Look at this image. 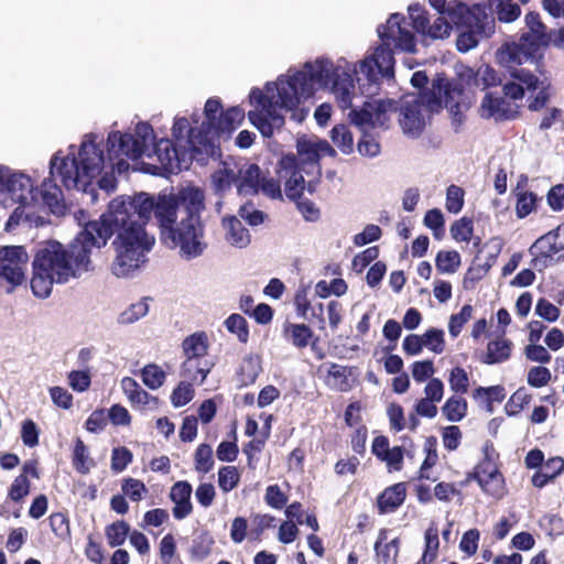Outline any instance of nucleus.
<instances>
[{"mask_svg": "<svg viewBox=\"0 0 564 564\" xmlns=\"http://www.w3.org/2000/svg\"><path fill=\"white\" fill-rule=\"evenodd\" d=\"M402 23H405L403 17L391 14L387 23L378 28L382 43L356 64L343 57L336 63L319 57L305 63L300 70L290 69L275 82L268 83L264 90L252 89L250 102L253 109L248 112L250 122L263 137L269 138L274 129L284 124L285 112H291L294 121L302 122L308 110L297 109L300 104L316 90L329 87L341 109L351 108L348 117L355 126L361 130L383 127L389 113L397 110L394 100H366L359 110L354 106V100L357 91L372 97L378 94L383 80L393 79L392 44L402 51L414 52V35Z\"/></svg>", "mask_w": 564, "mask_h": 564, "instance_id": "1", "label": "nucleus"}, {"mask_svg": "<svg viewBox=\"0 0 564 564\" xmlns=\"http://www.w3.org/2000/svg\"><path fill=\"white\" fill-rule=\"evenodd\" d=\"M122 219L120 213L112 210L111 200L108 210L99 219L86 223L68 247L58 241H47L41 246L33 260V294L45 299L54 283H66L88 271L93 249L105 247L111 237L116 252L112 273L118 278L131 275V269L137 265L140 234L131 230L134 235H128Z\"/></svg>", "mask_w": 564, "mask_h": 564, "instance_id": "2", "label": "nucleus"}, {"mask_svg": "<svg viewBox=\"0 0 564 564\" xmlns=\"http://www.w3.org/2000/svg\"><path fill=\"white\" fill-rule=\"evenodd\" d=\"M204 199L203 191L193 186L182 188L174 196L160 195L154 198L142 192L112 199V210L123 217L128 235H133L131 230L140 234L137 265L131 269V274L141 267L145 253L154 245V237L144 227L152 213L165 243L171 248H178L181 256L187 260L203 254L206 248L200 223Z\"/></svg>", "mask_w": 564, "mask_h": 564, "instance_id": "3", "label": "nucleus"}, {"mask_svg": "<svg viewBox=\"0 0 564 564\" xmlns=\"http://www.w3.org/2000/svg\"><path fill=\"white\" fill-rule=\"evenodd\" d=\"M102 139L98 134L87 133L78 148L70 145L68 153L62 151L55 153L50 161V174L52 177H58L61 183L67 189H78L90 195V200L95 199V189L89 187L93 182L104 173L98 180V185L107 193L116 187L113 172L123 173L128 171L129 163L124 154L110 155L105 158L100 148ZM109 148V143L107 142Z\"/></svg>", "mask_w": 564, "mask_h": 564, "instance_id": "4", "label": "nucleus"}, {"mask_svg": "<svg viewBox=\"0 0 564 564\" xmlns=\"http://www.w3.org/2000/svg\"><path fill=\"white\" fill-rule=\"evenodd\" d=\"M153 140V129L147 122L138 123L134 134L112 131L108 134L110 155L124 154L130 160L155 158L159 169L166 173H178L182 170L183 154L169 139H161L156 143Z\"/></svg>", "mask_w": 564, "mask_h": 564, "instance_id": "5", "label": "nucleus"}, {"mask_svg": "<svg viewBox=\"0 0 564 564\" xmlns=\"http://www.w3.org/2000/svg\"><path fill=\"white\" fill-rule=\"evenodd\" d=\"M446 12L454 25L460 30L456 42L459 52L470 51L480 39L488 37L494 32V21L481 4L469 8L465 3H453Z\"/></svg>", "mask_w": 564, "mask_h": 564, "instance_id": "6", "label": "nucleus"}, {"mask_svg": "<svg viewBox=\"0 0 564 564\" xmlns=\"http://www.w3.org/2000/svg\"><path fill=\"white\" fill-rule=\"evenodd\" d=\"M528 31L524 32L519 43L507 44L498 53V59L503 65L531 64L538 67L536 53L541 47L551 43L552 35L541 22L538 13L530 12L525 15Z\"/></svg>", "mask_w": 564, "mask_h": 564, "instance_id": "7", "label": "nucleus"}, {"mask_svg": "<svg viewBox=\"0 0 564 564\" xmlns=\"http://www.w3.org/2000/svg\"><path fill=\"white\" fill-rule=\"evenodd\" d=\"M508 68L510 79L503 84L502 91L513 100H522L525 91L539 90L536 96L529 102L528 108L532 111L542 109L550 99V85L540 80L533 72L523 65H505Z\"/></svg>", "mask_w": 564, "mask_h": 564, "instance_id": "8", "label": "nucleus"}, {"mask_svg": "<svg viewBox=\"0 0 564 564\" xmlns=\"http://www.w3.org/2000/svg\"><path fill=\"white\" fill-rule=\"evenodd\" d=\"M35 187L31 177L0 165V196L8 204L32 205L35 202Z\"/></svg>", "mask_w": 564, "mask_h": 564, "instance_id": "9", "label": "nucleus"}, {"mask_svg": "<svg viewBox=\"0 0 564 564\" xmlns=\"http://www.w3.org/2000/svg\"><path fill=\"white\" fill-rule=\"evenodd\" d=\"M297 161L307 176L318 180L321 176L319 160L323 156H334L335 150L326 140L315 135H303L296 142Z\"/></svg>", "mask_w": 564, "mask_h": 564, "instance_id": "10", "label": "nucleus"}, {"mask_svg": "<svg viewBox=\"0 0 564 564\" xmlns=\"http://www.w3.org/2000/svg\"><path fill=\"white\" fill-rule=\"evenodd\" d=\"M462 89L458 84L451 83L445 77H437L433 80L431 88L423 91V101L432 112L441 108H447L452 113L459 111Z\"/></svg>", "mask_w": 564, "mask_h": 564, "instance_id": "11", "label": "nucleus"}, {"mask_svg": "<svg viewBox=\"0 0 564 564\" xmlns=\"http://www.w3.org/2000/svg\"><path fill=\"white\" fill-rule=\"evenodd\" d=\"M29 254L23 246L0 247V280L11 288L21 285L25 280Z\"/></svg>", "mask_w": 564, "mask_h": 564, "instance_id": "12", "label": "nucleus"}, {"mask_svg": "<svg viewBox=\"0 0 564 564\" xmlns=\"http://www.w3.org/2000/svg\"><path fill=\"white\" fill-rule=\"evenodd\" d=\"M278 173L280 178L285 180V193L291 198L300 197L306 185L308 192H313L314 184L317 181L312 177L307 183L305 182V172L294 154H286L281 158Z\"/></svg>", "mask_w": 564, "mask_h": 564, "instance_id": "13", "label": "nucleus"}, {"mask_svg": "<svg viewBox=\"0 0 564 564\" xmlns=\"http://www.w3.org/2000/svg\"><path fill=\"white\" fill-rule=\"evenodd\" d=\"M432 112L423 101V91L419 97L405 99L401 106L400 124L404 134L417 138L425 126V112Z\"/></svg>", "mask_w": 564, "mask_h": 564, "instance_id": "14", "label": "nucleus"}, {"mask_svg": "<svg viewBox=\"0 0 564 564\" xmlns=\"http://www.w3.org/2000/svg\"><path fill=\"white\" fill-rule=\"evenodd\" d=\"M518 100L489 91L487 93L480 104L479 115L484 119H494L496 121L510 120L517 117L520 106Z\"/></svg>", "mask_w": 564, "mask_h": 564, "instance_id": "15", "label": "nucleus"}, {"mask_svg": "<svg viewBox=\"0 0 564 564\" xmlns=\"http://www.w3.org/2000/svg\"><path fill=\"white\" fill-rule=\"evenodd\" d=\"M409 15L412 20L413 28L434 40L448 37L453 29V21L446 14H441L432 25H430L425 11L420 4H411L409 7Z\"/></svg>", "mask_w": 564, "mask_h": 564, "instance_id": "16", "label": "nucleus"}, {"mask_svg": "<svg viewBox=\"0 0 564 564\" xmlns=\"http://www.w3.org/2000/svg\"><path fill=\"white\" fill-rule=\"evenodd\" d=\"M172 131L176 140L186 139L187 144L194 151L214 154L215 147L212 138L202 131V127L199 129L191 127L186 118L175 119Z\"/></svg>", "mask_w": 564, "mask_h": 564, "instance_id": "17", "label": "nucleus"}, {"mask_svg": "<svg viewBox=\"0 0 564 564\" xmlns=\"http://www.w3.org/2000/svg\"><path fill=\"white\" fill-rule=\"evenodd\" d=\"M236 186L239 195H256L260 189L262 176L260 167L254 163L235 162Z\"/></svg>", "mask_w": 564, "mask_h": 564, "instance_id": "18", "label": "nucleus"}, {"mask_svg": "<svg viewBox=\"0 0 564 564\" xmlns=\"http://www.w3.org/2000/svg\"><path fill=\"white\" fill-rule=\"evenodd\" d=\"M474 478L488 495L500 498L503 495V478L491 462H484L476 467Z\"/></svg>", "mask_w": 564, "mask_h": 564, "instance_id": "19", "label": "nucleus"}, {"mask_svg": "<svg viewBox=\"0 0 564 564\" xmlns=\"http://www.w3.org/2000/svg\"><path fill=\"white\" fill-rule=\"evenodd\" d=\"M192 486L187 481L175 482L170 492L171 500L174 502L173 516L182 520L191 514L193 506L191 502Z\"/></svg>", "mask_w": 564, "mask_h": 564, "instance_id": "20", "label": "nucleus"}, {"mask_svg": "<svg viewBox=\"0 0 564 564\" xmlns=\"http://www.w3.org/2000/svg\"><path fill=\"white\" fill-rule=\"evenodd\" d=\"M405 498V484L398 482L386 488L377 498L378 512L380 514L394 512L400 506L403 505Z\"/></svg>", "mask_w": 564, "mask_h": 564, "instance_id": "21", "label": "nucleus"}, {"mask_svg": "<svg viewBox=\"0 0 564 564\" xmlns=\"http://www.w3.org/2000/svg\"><path fill=\"white\" fill-rule=\"evenodd\" d=\"M223 228L225 231V239L230 246L243 249L250 245L251 235L249 230L243 227L241 220L236 216L225 217L223 219Z\"/></svg>", "mask_w": 564, "mask_h": 564, "instance_id": "22", "label": "nucleus"}, {"mask_svg": "<svg viewBox=\"0 0 564 564\" xmlns=\"http://www.w3.org/2000/svg\"><path fill=\"white\" fill-rule=\"evenodd\" d=\"M41 196L44 205L55 216H63L66 213L67 206L65 204L64 195L53 180H44L41 186Z\"/></svg>", "mask_w": 564, "mask_h": 564, "instance_id": "23", "label": "nucleus"}, {"mask_svg": "<svg viewBox=\"0 0 564 564\" xmlns=\"http://www.w3.org/2000/svg\"><path fill=\"white\" fill-rule=\"evenodd\" d=\"M235 161H224L221 166L212 174V187L214 192L223 196L232 184H236Z\"/></svg>", "mask_w": 564, "mask_h": 564, "instance_id": "24", "label": "nucleus"}, {"mask_svg": "<svg viewBox=\"0 0 564 564\" xmlns=\"http://www.w3.org/2000/svg\"><path fill=\"white\" fill-rule=\"evenodd\" d=\"M212 367L213 364L207 359L186 358L182 366V377L195 383H203Z\"/></svg>", "mask_w": 564, "mask_h": 564, "instance_id": "25", "label": "nucleus"}, {"mask_svg": "<svg viewBox=\"0 0 564 564\" xmlns=\"http://www.w3.org/2000/svg\"><path fill=\"white\" fill-rule=\"evenodd\" d=\"M387 539L388 531L386 529L380 530L377 542L375 543V552L383 564H397L400 544L399 539L395 538L390 542H387Z\"/></svg>", "mask_w": 564, "mask_h": 564, "instance_id": "26", "label": "nucleus"}, {"mask_svg": "<svg viewBox=\"0 0 564 564\" xmlns=\"http://www.w3.org/2000/svg\"><path fill=\"white\" fill-rule=\"evenodd\" d=\"M463 78L466 79L468 85H474L481 89L500 83L496 70L488 65H481L476 72L473 68H467L463 74Z\"/></svg>", "mask_w": 564, "mask_h": 564, "instance_id": "27", "label": "nucleus"}, {"mask_svg": "<svg viewBox=\"0 0 564 564\" xmlns=\"http://www.w3.org/2000/svg\"><path fill=\"white\" fill-rule=\"evenodd\" d=\"M557 238L558 232L553 230L540 237L530 247L529 251L533 257H536V262L545 261V256L553 258L562 249V247L557 246Z\"/></svg>", "mask_w": 564, "mask_h": 564, "instance_id": "28", "label": "nucleus"}, {"mask_svg": "<svg viewBox=\"0 0 564 564\" xmlns=\"http://www.w3.org/2000/svg\"><path fill=\"white\" fill-rule=\"evenodd\" d=\"M245 118V111L239 107H231L219 115L216 127L213 130L212 139L220 133L230 132L236 129Z\"/></svg>", "mask_w": 564, "mask_h": 564, "instance_id": "29", "label": "nucleus"}, {"mask_svg": "<svg viewBox=\"0 0 564 564\" xmlns=\"http://www.w3.org/2000/svg\"><path fill=\"white\" fill-rule=\"evenodd\" d=\"M511 347L512 343L505 338L489 341L487 345V354L482 362L494 365L508 360L511 355Z\"/></svg>", "mask_w": 564, "mask_h": 564, "instance_id": "30", "label": "nucleus"}, {"mask_svg": "<svg viewBox=\"0 0 564 564\" xmlns=\"http://www.w3.org/2000/svg\"><path fill=\"white\" fill-rule=\"evenodd\" d=\"M284 336L296 348L308 346L313 332L305 324H286L283 329Z\"/></svg>", "mask_w": 564, "mask_h": 564, "instance_id": "31", "label": "nucleus"}, {"mask_svg": "<svg viewBox=\"0 0 564 564\" xmlns=\"http://www.w3.org/2000/svg\"><path fill=\"white\" fill-rule=\"evenodd\" d=\"M208 349V338L205 333H195L183 341L186 358H204Z\"/></svg>", "mask_w": 564, "mask_h": 564, "instance_id": "32", "label": "nucleus"}, {"mask_svg": "<svg viewBox=\"0 0 564 564\" xmlns=\"http://www.w3.org/2000/svg\"><path fill=\"white\" fill-rule=\"evenodd\" d=\"M442 413L449 422H459L467 414V402L459 395H453L442 406Z\"/></svg>", "mask_w": 564, "mask_h": 564, "instance_id": "33", "label": "nucleus"}, {"mask_svg": "<svg viewBox=\"0 0 564 564\" xmlns=\"http://www.w3.org/2000/svg\"><path fill=\"white\" fill-rule=\"evenodd\" d=\"M73 466L80 474H88L95 466V462L89 456L88 447L80 438L76 440L73 453Z\"/></svg>", "mask_w": 564, "mask_h": 564, "instance_id": "34", "label": "nucleus"}, {"mask_svg": "<svg viewBox=\"0 0 564 564\" xmlns=\"http://www.w3.org/2000/svg\"><path fill=\"white\" fill-rule=\"evenodd\" d=\"M221 112V104L218 99L210 98L206 101L204 108L205 120L202 122V131L210 138Z\"/></svg>", "mask_w": 564, "mask_h": 564, "instance_id": "35", "label": "nucleus"}, {"mask_svg": "<svg viewBox=\"0 0 564 564\" xmlns=\"http://www.w3.org/2000/svg\"><path fill=\"white\" fill-rule=\"evenodd\" d=\"M226 329L236 335L240 343H247L249 339L248 323L240 314H231L225 321Z\"/></svg>", "mask_w": 564, "mask_h": 564, "instance_id": "36", "label": "nucleus"}, {"mask_svg": "<svg viewBox=\"0 0 564 564\" xmlns=\"http://www.w3.org/2000/svg\"><path fill=\"white\" fill-rule=\"evenodd\" d=\"M330 138L334 144L345 154H349L354 149L352 135L344 124L336 126L330 131Z\"/></svg>", "mask_w": 564, "mask_h": 564, "instance_id": "37", "label": "nucleus"}, {"mask_svg": "<svg viewBox=\"0 0 564 564\" xmlns=\"http://www.w3.org/2000/svg\"><path fill=\"white\" fill-rule=\"evenodd\" d=\"M32 205H20L15 207L11 216L9 217L6 229L12 230L20 224L26 223L29 225L35 224L37 225L39 217L34 218L32 216L31 209Z\"/></svg>", "mask_w": 564, "mask_h": 564, "instance_id": "38", "label": "nucleus"}, {"mask_svg": "<svg viewBox=\"0 0 564 564\" xmlns=\"http://www.w3.org/2000/svg\"><path fill=\"white\" fill-rule=\"evenodd\" d=\"M130 527L124 521H116L106 528V538L110 546H119L124 543Z\"/></svg>", "mask_w": 564, "mask_h": 564, "instance_id": "39", "label": "nucleus"}, {"mask_svg": "<svg viewBox=\"0 0 564 564\" xmlns=\"http://www.w3.org/2000/svg\"><path fill=\"white\" fill-rule=\"evenodd\" d=\"M436 268L442 273H454L460 264L457 251H440L435 259Z\"/></svg>", "mask_w": 564, "mask_h": 564, "instance_id": "40", "label": "nucleus"}, {"mask_svg": "<svg viewBox=\"0 0 564 564\" xmlns=\"http://www.w3.org/2000/svg\"><path fill=\"white\" fill-rule=\"evenodd\" d=\"M149 312V305L145 300H141L137 303L131 304L127 310H124L118 318L120 324H132L140 318L144 317Z\"/></svg>", "mask_w": 564, "mask_h": 564, "instance_id": "41", "label": "nucleus"}, {"mask_svg": "<svg viewBox=\"0 0 564 564\" xmlns=\"http://www.w3.org/2000/svg\"><path fill=\"white\" fill-rule=\"evenodd\" d=\"M261 371L260 361L258 358H245L240 367V382L243 386L253 383Z\"/></svg>", "mask_w": 564, "mask_h": 564, "instance_id": "42", "label": "nucleus"}, {"mask_svg": "<svg viewBox=\"0 0 564 564\" xmlns=\"http://www.w3.org/2000/svg\"><path fill=\"white\" fill-rule=\"evenodd\" d=\"M141 377H142V381L143 383L152 389V390H155V389H159L164 380H165V372L156 365H147L142 370H141Z\"/></svg>", "mask_w": 564, "mask_h": 564, "instance_id": "43", "label": "nucleus"}, {"mask_svg": "<svg viewBox=\"0 0 564 564\" xmlns=\"http://www.w3.org/2000/svg\"><path fill=\"white\" fill-rule=\"evenodd\" d=\"M195 469L206 474L214 466L213 449L208 444H200L195 451Z\"/></svg>", "mask_w": 564, "mask_h": 564, "instance_id": "44", "label": "nucleus"}, {"mask_svg": "<svg viewBox=\"0 0 564 564\" xmlns=\"http://www.w3.org/2000/svg\"><path fill=\"white\" fill-rule=\"evenodd\" d=\"M425 549L421 558L423 562H433L437 557L440 540L438 530L435 527H430L424 534Z\"/></svg>", "mask_w": 564, "mask_h": 564, "instance_id": "45", "label": "nucleus"}, {"mask_svg": "<svg viewBox=\"0 0 564 564\" xmlns=\"http://www.w3.org/2000/svg\"><path fill=\"white\" fill-rule=\"evenodd\" d=\"M240 475L235 466H224L218 470V485L224 492L231 491L239 482Z\"/></svg>", "mask_w": 564, "mask_h": 564, "instance_id": "46", "label": "nucleus"}, {"mask_svg": "<svg viewBox=\"0 0 564 564\" xmlns=\"http://www.w3.org/2000/svg\"><path fill=\"white\" fill-rule=\"evenodd\" d=\"M121 490L123 495L132 501H140L148 494L145 485L141 480L134 478L124 479L121 485Z\"/></svg>", "mask_w": 564, "mask_h": 564, "instance_id": "47", "label": "nucleus"}, {"mask_svg": "<svg viewBox=\"0 0 564 564\" xmlns=\"http://www.w3.org/2000/svg\"><path fill=\"white\" fill-rule=\"evenodd\" d=\"M424 347L435 354H442L445 348L444 332L437 328L427 329L423 335Z\"/></svg>", "mask_w": 564, "mask_h": 564, "instance_id": "48", "label": "nucleus"}, {"mask_svg": "<svg viewBox=\"0 0 564 564\" xmlns=\"http://www.w3.org/2000/svg\"><path fill=\"white\" fill-rule=\"evenodd\" d=\"M448 383L451 390L454 391L455 393H466L469 386V378L467 372L460 367H455L451 371Z\"/></svg>", "mask_w": 564, "mask_h": 564, "instance_id": "49", "label": "nucleus"}, {"mask_svg": "<svg viewBox=\"0 0 564 564\" xmlns=\"http://www.w3.org/2000/svg\"><path fill=\"white\" fill-rule=\"evenodd\" d=\"M464 205V189L457 185H451L446 191V209L452 214H458Z\"/></svg>", "mask_w": 564, "mask_h": 564, "instance_id": "50", "label": "nucleus"}, {"mask_svg": "<svg viewBox=\"0 0 564 564\" xmlns=\"http://www.w3.org/2000/svg\"><path fill=\"white\" fill-rule=\"evenodd\" d=\"M473 307L470 305H464L458 314L451 316L448 323V330L453 337H457L462 332L464 324L471 318Z\"/></svg>", "mask_w": 564, "mask_h": 564, "instance_id": "51", "label": "nucleus"}, {"mask_svg": "<svg viewBox=\"0 0 564 564\" xmlns=\"http://www.w3.org/2000/svg\"><path fill=\"white\" fill-rule=\"evenodd\" d=\"M424 225L433 230L434 237L440 239L444 234V216L443 213L437 209L433 208L430 209L423 220Z\"/></svg>", "mask_w": 564, "mask_h": 564, "instance_id": "52", "label": "nucleus"}, {"mask_svg": "<svg viewBox=\"0 0 564 564\" xmlns=\"http://www.w3.org/2000/svg\"><path fill=\"white\" fill-rule=\"evenodd\" d=\"M328 383L338 390H346L347 382V368L337 364H332L328 371Z\"/></svg>", "mask_w": 564, "mask_h": 564, "instance_id": "53", "label": "nucleus"}, {"mask_svg": "<svg viewBox=\"0 0 564 564\" xmlns=\"http://www.w3.org/2000/svg\"><path fill=\"white\" fill-rule=\"evenodd\" d=\"M132 453L127 447H118L111 454V469L115 473L123 471L132 462Z\"/></svg>", "mask_w": 564, "mask_h": 564, "instance_id": "54", "label": "nucleus"}, {"mask_svg": "<svg viewBox=\"0 0 564 564\" xmlns=\"http://www.w3.org/2000/svg\"><path fill=\"white\" fill-rule=\"evenodd\" d=\"M451 234L457 241L468 242L473 235V223L467 218L455 221L451 227Z\"/></svg>", "mask_w": 564, "mask_h": 564, "instance_id": "55", "label": "nucleus"}, {"mask_svg": "<svg viewBox=\"0 0 564 564\" xmlns=\"http://www.w3.org/2000/svg\"><path fill=\"white\" fill-rule=\"evenodd\" d=\"M194 397V390L189 382H181L172 392L171 401L175 408L187 404Z\"/></svg>", "mask_w": 564, "mask_h": 564, "instance_id": "56", "label": "nucleus"}, {"mask_svg": "<svg viewBox=\"0 0 564 564\" xmlns=\"http://www.w3.org/2000/svg\"><path fill=\"white\" fill-rule=\"evenodd\" d=\"M48 521L51 530L57 538L65 539L69 535V523L66 514L62 512L52 513Z\"/></svg>", "mask_w": 564, "mask_h": 564, "instance_id": "57", "label": "nucleus"}, {"mask_svg": "<svg viewBox=\"0 0 564 564\" xmlns=\"http://www.w3.org/2000/svg\"><path fill=\"white\" fill-rule=\"evenodd\" d=\"M39 427L32 420H25L21 427V438L25 446L34 447L39 444Z\"/></svg>", "mask_w": 564, "mask_h": 564, "instance_id": "58", "label": "nucleus"}, {"mask_svg": "<svg viewBox=\"0 0 564 564\" xmlns=\"http://www.w3.org/2000/svg\"><path fill=\"white\" fill-rule=\"evenodd\" d=\"M551 380V371L545 367H533L528 372V383L534 388H541Z\"/></svg>", "mask_w": 564, "mask_h": 564, "instance_id": "59", "label": "nucleus"}, {"mask_svg": "<svg viewBox=\"0 0 564 564\" xmlns=\"http://www.w3.org/2000/svg\"><path fill=\"white\" fill-rule=\"evenodd\" d=\"M524 355L527 359L539 364H547L552 358L547 349L542 345H536V343L528 345L524 348Z\"/></svg>", "mask_w": 564, "mask_h": 564, "instance_id": "60", "label": "nucleus"}, {"mask_svg": "<svg viewBox=\"0 0 564 564\" xmlns=\"http://www.w3.org/2000/svg\"><path fill=\"white\" fill-rule=\"evenodd\" d=\"M238 215L250 226H258L264 220V214L261 210L256 209L251 203L240 206Z\"/></svg>", "mask_w": 564, "mask_h": 564, "instance_id": "61", "label": "nucleus"}, {"mask_svg": "<svg viewBox=\"0 0 564 564\" xmlns=\"http://www.w3.org/2000/svg\"><path fill=\"white\" fill-rule=\"evenodd\" d=\"M536 196L533 193H520L517 199V215L520 218L528 216L534 208Z\"/></svg>", "mask_w": 564, "mask_h": 564, "instance_id": "62", "label": "nucleus"}, {"mask_svg": "<svg viewBox=\"0 0 564 564\" xmlns=\"http://www.w3.org/2000/svg\"><path fill=\"white\" fill-rule=\"evenodd\" d=\"M294 304L296 313L300 317L307 318L310 311L312 310L308 300V286H301L295 293Z\"/></svg>", "mask_w": 564, "mask_h": 564, "instance_id": "63", "label": "nucleus"}, {"mask_svg": "<svg viewBox=\"0 0 564 564\" xmlns=\"http://www.w3.org/2000/svg\"><path fill=\"white\" fill-rule=\"evenodd\" d=\"M30 481L25 475H19L9 489V497L13 501L21 500L29 494Z\"/></svg>", "mask_w": 564, "mask_h": 564, "instance_id": "64", "label": "nucleus"}]
</instances>
